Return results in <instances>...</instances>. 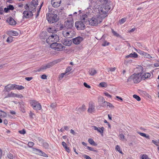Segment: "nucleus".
Here are the masks:
<instances>
[{
    "label": "nucleus",
    "instance_id": "1",
    "mask_svg": "<svg viewBox=\"0 0 159 159\" xmlns=\"http://www.w3.org/2000/svg\"><path fill=\"white\" fill-rule=\"evenodd\" d=\"M141 75L140 73L134 74L128 78L127 82L133 81L134 83H139L142 80Z\"/></svg>",
    "mask_w": 159,
    "mask_h": 159
},
{
    "label": "nucleus",
    "instance_id": "2",
    "mask_svg": "<svg viewBox=\"0 0 159 159\" xmlns=\"http://www.w3.org/2000/svg\"><path fill=\"white\" fill-rule=\"evenodd\" d=\"M47 19L49 23H52L57 21L59 19V16L57 14L48 13L47 14Z\"/></svg>",
    "mask_w": 159,
    "mask_h": 159
},
{
    "label": "nucleus",
    "instance_id": "3",
    "mask_svg": "<svg viewBox=\"0 0 159 159\" xmlns=\"http://www.w3.org/2000/svg\"><path fill=\"white\" fill-rule=\"evenodd\" d=\"M106 16H100L98 17H92L91 19L89 20V24L91 25L95 26L102 21V19L104 18Z\"/></svg>",
    "mask_w": 159,
    "mask_h": 159
},
{
    "label": "nucleus",
    "instance_id": "4",
    "mask_svg": "<svg viewBox=\"0 0 159 159\" xmlns=\"http://www.w3.org/2000/svg\"><path fill=\"white\" fill-rule=\"evenodd\" d=\"M50 47L54 50L58 51H62L65 50V47L61 43L57 42L53 43L50 45Z\"/></svg>",
    "mask_w": 159,
    "mask_h": 159
},
{
    "label": "nucleus",
    "instance_id": "5",
    "mask_svg": "<svg viewBox=\"0 0 159 159\" xmlns=\"http://www.w3.org/2000/svg\"><path fill=\"white\" fill-rule=\"evenodd\" d=\"M75 32L72 29H65L62 31L64 36L67 38H71L75 34Z\"/></svg>",
    "mask_w": 159,
    "mask_h": 159
},
{
    "label": "nucleus",
    "instance_id": "6",
    "mask_svg": "<svg viewBox=\"0 0 159 159\" xmlns=\"http://www.w3.org/2000/svg\"><path fill=\"white\" fill-rule=\"evenodd\" d=\"M59 40V36L55 34H52L49 36L46 39V42L48 43H50L51 42H57Z\"/></svg>",
    "mask_w": 159,
    "mask_h": 159
},
{
    "label": "nucleus",
    "instance_id": "7",
    "mask_svg": "<svg viewBox=\"0 0 159 159\" xmlns=\"http://www.w3.org/2000/svg\"><path fill=\"white\" fill-rule=\"evenodd\" d=\"M31 106H32L33 108L36 110H40L41 109V105L38 102L35 100H31L30 102Z\"/></svg>",
    "mask_w": 159,
    "mask_h": 159
},
{
    "label": "nucleus",
    "instance_id": "8",
    "mask_svg": "<svg viewBox=\"0 0 159 159\" xmlns=\"http://www.w3.org/2000/svg\"><path fill=\"white\" fill-rule=\"evenodd\" d=\"M75 26L78 30H84L85 28V25L82 21H77L75 23Z\"/></svg>",
    "mask_w": 159,
    "mask_h": 159
},
{
    "label": "nucleus",
    "instance_id": "9",
    "mask_svg": "<svg viewBox=\"0 0 159 159\" xmlns=\"http://www.w3.org/2000/svg\"><path fill=\"white\" fill-rule=\"evenodd\" d=\"M73 21L71 20H67L64 23V25L66 29H71L73 26Z\"/></svg>",
    "mask_w": 159,
    "mask_h": 159
},
{
    "label": "nucleus",
    "instance_id": "10",
    "mask_svg": "<svg viewBox=\"0 0 159 159\" xmlns=\"http://www.w3.org/2000/svg\"><path fill=\"white\" fill-rule=\"evenodd\" d=\"M103 3V6L108 11L110 9L111 7V2L108 0H104Z\"/></svg>",
    "mask_w": 159,
    "mask_h": 159
},
{
    "label": "nucleus",
    "instance_id": "11",
    "mask_svg": "<svg viewBox=\"0 0 159 159\" xmlns=\"http://www.w3.org/2000/svg\"><path fill=\"white\" fill-rule=\"evenodd\" d=\"M61 0H52L51 4L52 7L57 8L60 6Z\"/></svg>",
    "mask_w": 159,
    "mask_h": 159
},
{
    "label": "nucleus",
    "instance_id": "12",
    "mask_svg": "<svg viewBox=\"0 0 159 159\" xmlns=\"http://www.w3.org/2000/svg\"><path fill=\"white\" fill-rule=\"evenodd\" d=\"M15 84H11V85L8 84L5 86L3 91L9 92L10 90L15 89Z\"/></svg>",
    "mask_w": 159,
    "mask_h": 159
},
{
    "label": "nucleus",
    "instance_id": "13",
    "mask_svg": "<svg viewBox=\"0 0 159 159\" xmlns=\"http://www.w3.org/2000/svg\"><path fill=\"white\" fill-rule=\"evenodd\" d=\"M95 106L92 103H89V107L88 110V112L90 113H94L95 112Z\"/></svg>",
    "mask_w": 159,
    "mask_h": 159
},
{
    "label": "nucleus",
    "instance_id": "14",
    "mask_svg": "<svg viewBox=\"0 0 159 159\" xmlns=\"http://www.w3.org/2000/svg\"><path fill=\"white\" fill-rule=\"evenodd\" d=\"M23 14L24 16L27 18H29L33 15L32 11H24Z\"/></svg>",
    "mask_w": 159,
    "mask_h": 159
},
{
    "label": "nucleus",
    "instance_id": "15",
    "mask_svg": "<svg viewBox=\"0 0 159 159\" xmlns=\"http://www.w3.org/2000/svg\"><path fill=\"white\" fill-rule=\"evenodd\" d=\"M137 51L140 54L144 56L145 57L148 58H152V56L149 54H148L140 50H137Z\"/></svg>",
    "mask_w": 159,
    "mask_h": 159
},
{
    "label": "nucleus",
    "instance_id": "16",
    "mask_svg": "<svg viewBox=\"0 0 159 159\" xmlns=\"http://www.w3.org/2000/svg\"><path fill=\"white\" fill-rule=\"evenodd\" d=\"M83 40V38L81 37H78L73 39V42L75 44H78Z\"/></svg>",
    "mask_w": 159,
    "mask_h": 159
},
{
    "label": "nucleus",
    "instance_id": "17",
    "mask_svg": "<svg viewBox=\"0 0 159 159\" xmlns=\"http://www.w3.org/2000/svg\"><path fill=\"white\" fill-rule=\"evenodd\" d=\"M9 24L11 25H14L16 24V22L11 17H9L7 20Z\"/></svg>",
    "mask_w": 159,
    "mask_h": 159
},
{
    "label": "nucleus",
    "instance_id": "18",
    "mask_svg": "<svg viewBox=\"0 0 159 159\" xmlns=\"http://www.w3.org/2000/svg\"><path fill=\"white\" fill-rule=\"evenodd\" d=\"M38 1L37 0H32L30 4V7L35 9L36 7L38 5Z\"/></svg>",
    "mask_w": 159,
    "mask_h": 159
},
{
    "label": "nucleus",
    "instance_id": "19",
    "mask_svg": "<svg viewBox=\"0 0 159 159\" xmlns=\"http://www.w3.org/2000/svg\"><path fill=\"white\" fill-rule=\"evenodd\" d=\"M92 127L95 130H97L98 132L100 133L101 134H102V135L103 134V130L104 129V127H102L101 128H98L95 126H93Z\"/></svg>",
    "mask_w": 159,
    "mask_h": 159
},
{
    "label": "nucleus",
    "instance_id": "20",
    "mask_svg": "<svg viewBox=\"0 0 159 159\" xmlns=\"http://www.w3.org/2000/svg\"><path fill=\"white\" fill-rule=\"evenodd\" d=\"M142 75H141V77H142V80H143L150 78L151 75L149 73H146L144 74H143Z\"/></svg>",
    "mask_w": 159,
    "mask_h": 159
},
{
    "label": "nucleus",
    "instance_id": "21",
    "mask_svg": "<svg viewBox=\"0 0 159 159\" xmlns=\"http://www.w3.org/2000/svg\"><path fill=\"white\" fill-rule=\"evenodd\" d=\"M99 13L102 14H106L108 11L106 9V8H104L103 6L101 7L100 9L99 10Z\"/></svg>",
    "mask_w": 159,
    "mask_h": 159
},
{
    "label": "nucleus",
    "instance_id": "22",
    "mask_svg": "<svg viewBox=\"0 0 159 159\" xmlns=\"http://www.w3.org/2000/svg\"><path fill=\"white\" fill-rule=\"evenodd\" d=\"M57 63L56 61H52L44 65L46 69L49 68Z\"/></svg>",
    "mask_w": 159,
    "mask_h": 159
},
{
    "label": "nucleus",
    "instance_id": "23",
    "mask_svg": "<svg viewBox=\"0 0 159 159\" xmlns=\"http://www.w3.org/2000/svg\"><path fill=\"white\" fill-rule=\"evenodd\" d=\"M35 150L36 151L38 152L39 153H40L39 155L41 156H43L44 157H48L47 155L44 152H43L41 150H39L38 149L35 148Z\"/></svg>",
    "mask_w": 159,
    "mask_h": 159
},
{
    "label": "nucleus",
    "instance_id": "24",
    "mask_svg": "<svg viewBox=\"0 0 159 159\" xmlns=\"http://www.w3.org/2000/svg\"><path fill=\"white\" fill-rule=\"evenodd\" d=\"M47 31L49 33H51L52 34H55L57 31L54 28H49L47 29Z\"/></svg>",
    "mask_w": 159,
    "mask_h": 159
},
{
    "label": "nucleus",
    "instance_id": "25",
    "mask_svg": "<svg viewBox=\"0 0 159 159\" xmlns=\"http://www.w3.org/2000/svg\"><path fill=\"white\" fill-rule=\"evenodd\" d=\"M8 34L12 36H17L19 34L18 33L15 31L11 30L8 32Z\"/></svg>",
    "mask_w": 159,
    "mask_h": 159
},
{
    "label": "nucleus",
    "instance_id": "26",
    "mask_svg": "<svg viewBox=\"0 0 159 159\" xmlns=\"http://www.w3.org/2000/svg\"><path fill=\"white\" fill-rule=\"evenodd\" d=\"M47 35L46 33L44 32H42L40 35V38L41 39H45L47 38Z\"/></svg>",
    "mask_w": 159,
    "mask_h": 159
},
{
    "label": "nucleus",
    "instance_id": "27",
    "mask_svg": "<svg viewBox=\"0 0 159 159\" xmlns=\"http://www.w3.org/2000/svg\"><path fill=\"white\" fill-rule=\"evenodd\" d=\"M136 69H138V71H139L138 73H140L141 75L143 74V67L140 66H139L137 67Z\"/></svg>",
    "mask_w": 159,
    "mask_h": 159
},
{
    "label": "nucleus",
    "instance_id": "28",
    "mask_svg": "<svg viewBox=\"0 0 159 159\" xmlns=\"http://www.w3.org/2000/svg\"><path fill=\"white\" fill-rule=\"evenodd\" d=\"M137 133L142 136L148 139H150V137L149 135H147L145 133H141L139 132H137Z\"/></svg>",
    "mask_w": 159,
    "mask_h": 159
},
{
    "label": "nucleus",
    "instance_id": "29",
    "mask_svg": "<svg viewBox=\"0 0 159 159\" xmlns=\"http://www.w3.org/2000/svg\"><path fill=\"white\" fill-rule=\"evenodd\" d=\"M7 116L6 113L1 110H0V117L1 118H4Z\"/></svg>",
    "mask_w": 159,
    "mask_h": 159
},
{
    "label": "nucleus",
    "instance_id": "30",
    "mask_svg": "<svg viewBox=\"0 0 159 159\" xmlns=\"http://www.w3.org/2000/svg\"><path fill=\"white\" fill-rule=\"evenodd\" d=\"M88 142L90 144L96 146L97 145L96 143L94 142L92 139H89L88 140Z\"/></svg>",
    "mask_w": 159,
    "mask_h": 159
},
{
    "label": "nucleus",
    "instance_id": "31",
    "mask_svg": "<svg viewBox=\"0 0 159 159\" xmlns=\"http://www.w3.org/2000/svg\"><path fill=\"white\" fill-rule=\"evenodd\" d=\"M15 89H17L18 90L23 89H24V87L22 86L16 84H15Z\"/></svg>",
    "mask_w": 159,
    "mask_h": 159
},
{
    "label": "nucleus",
    "instance_id": "32",
    "mask_svg": "<svg viewBox=\"0 0 159 159\" xmlns=\"http://www.w3.org/2000/svg\"><path fill=\"white\" fill-rule=\"evenodd\" d=\"M71 43V42L70 41L66 40L64 41L63 44L66 46H70V45Z\"/></svg>",
    "mask_w": 159,
    "mask_h": 159
},
{
    "label": "nucleus",
    "instance_id": "33",
    "mask_svg": "<svg viewBox=\"0 0 159 159\" xmlns=\"http://www.w3.org/2000/svg\"><path fill=\"white\" fill-rule=\"evenodd\" d=\"M112 32L114 36H116L117 37H120V38H121V37L120 35L114 31L113 29H112Z\"/></svg>",
    "mask_w": 159,
    "mask_h": 159
},
{
    "label": "nucleus",
    "instance_id": "34",
    "mask_svg": "<svg viewBox=\"0 0 159 159\" xmlns=\"http://www.w3.org/2000/svg\"><path fill=\"white\" fill-rule=\"evenodd\" d=\"M16 94L13 93L12 92H11L10 93H9L7 95V96L6 97V98L8 97H15Z\"/></svg>",
    "mask_w": 159,
    "mask_h": 159
},
{
    "label": "nucleus",
    "instance_id": "35",
    "mask_svg": "<svg viewBox=\"0 0 159 159\" xmlns=\"http://www.w3.org/2000/svg\"><path fill=\"white\" fill-rule=\"evenodd\" d=\"M13 41V37L12 36H9L7 38V42L8 43H11Z\"/></svg>",
    "mask_w": 159,
    "mask_h": 159
},
{
    "label": "nucleus",
    "instance_id": "36",
    "mask_svg": "<svg viewBox=\"0 0 159 159\" xmlns=\"http://www.w3.org/2000/svg\"><path fill=\"white\" fill-rule=\"evenodd\" d=\"M97 73L96 70L93 69H92L90 73V75H93Z\"/></svg>",
    "mask_w": 159,
    "mask_h": 159
},
{
    "label": "nucleus",
    "instance_id": "37",
    "mask_svg": "<svg viewBox=\"0 0 159 159\" xmlns=\"http://www.w3.org/2000/svg\"><path fill=\"white\" fill-rule=\"evenodd\" d=\"M99 85L102 87H106L107 86V84L105 82H102L100 83Z\"/></svg>",
    "mask_w": 159,
    "mask_h": 159
},
{
    "label": "nucleus",
    "instance_id": "38",
    "mask_svg": "<svg viewBox=\"0 0 159 159\" xmlns=\"http://www.w3.org/2000/svg\"><path fill=\"white\" fill-rule=\"evenodd\" d=\"M105 101V99L103 97L100 96L98 97V102H103Z\"/></svg>",
    "mask_w": 159,
    "mask_h": 159
},
{
    "label": "nucleus",
    "instance_id": "39",
    "mask_svg": "<svg viewBox=\"0 0 159 159\" xmlns=\"http://www.w3.org/2000/svg\"><path fill=\"white\" fill-rule=\"evenodd\" d=\"M126 20V18H122L120 20H119V23L120 25H121L122 24L124 23L125 21Z\"/></svg>",
    "mask_w": 159,
    "mask_h": 159
},
{
    "label": "nucleus",
    "instance_id": "40",
    "mask_svg": "<svg viewBox=\"0 0 159 159\" xmlns=\"http://www.w3.org/2000/svg\"><path fill=\"white\" fill-rule=\"evenodd\" d=\"M134 98L136 99L137 101H140L141 100L140 98L136 94H134L133 95Z\"/></svg>",
    "mask_w": 159,
    "mask_h": 159
},
{
    "label": "nucleus",
    "instance_id": "41",
    "mask_svg": "<svg viewBox=\"0 0 159 159\" xmlns=\"http://www.w3.org/2000/svg\"><path fill=\"white\" fill-rule=\"evenodd\" d=\"M109 102L105 101H104V102H103V104L102 106L103 107H107L108 105L109 104Z\"/></svg>",
    "mask_w": 159,
    "mask_h": 159
},
{
    "label": "nucleus",
    "instance_id": "42",
    "mask_svg": "<svg viewBox=\"0 0 159 159\" xmlns=\"http://www.w3.org/2000/svg\"><path fill=\"white\" fill-rule=\"evenodd\" d=\"M43 2L41 4L40 6V7L39 9L38 10V11L37 13V14L36 16V17L37 18L39 15V13L40 12V11L41 9V7L43 5Z\"/></svg>",
    "mask_w": 159,
    "mask_h": 159
},
{
    "label": "nucleus",
    "instance_id": "43",
    "mask_svg": "<svg viewBox=\"0 0 159 159\" xmlns=\"http://www.w3.org/2000/svg\"><path fill=\"white\" fill-rule=\"evenodd\" d=\"M57 106V104L56 102L51 103L50 105V107L52 109L55 108Z\"/></svg>",
    "mask_w": 159,
    "mask_h": 159
},
{
    "label": "nucleus",
    "instance_id": "44",
    "mask_svg": "<svg viewBox=\"0 0 159 159\" xmlns=\"http://www.w3.org/2000/svg\"><path fill=\"white\" fill-rule=\"evenodd\" d=\"M116 150L118 151L120 153H122V151L120 150V147L119 145H116L115 148Z\"/></svg>",
    "mask_w": 159,
    "mask_h": 159
},
{
    "label": "nucleus",
    "instance_id": "45",
    "mask_svg": "<svg viewBox=\"0 0 159 159\" xmlns=\"http://www.w3.org/2000/svg\"><path fill=\"white\" fill-rule=\"evenodd\" d=\"M46 69L44 65H43L38 70V71L39 72L42 70H45Z\"/></svg>",
    "mask_w": 159,
    "mask_h": 159
},
{
    "label": "nucleus",
    "instance_id": "46",
    "mask_svg": "<svg viewBox=\"0 0 159 159\" xmlns=\"http://www.w3.org/2000/svg\"><path fill=\"white\" fill-rule=\"evenodd\" d=\"M125 137V135L123 134H121L119 135L120 139L122 141H123L124 140Z\"/></svg>",
    "mask_w": 159,
    "mask_h": 159
},
{
    "label": "nucleus",
    "instance_id": "47",
    "mask_svg": "<svg viewBox=\"0 0 159 159\" xmlns=\"http://www.w3.org/2000/svg\"><path fill=\"white\" fill-rule=\"evenodd\" d=\"M87 16L86 15L84 14L83 15V16L82 17V21L83 22H84L85 20H86V18H87Z\"/></svg>",
    "mask_w": 159,
    "mask_h": 159
},
{
    "label": "nucleus",
    "instance_id": "48",
    "mask_svg": "<svg viewBox=\"0 0 159 159\" xmlns=\"http://www.w3.org/2000/svg\"><path fill=\"white\" fill-rule=\"evenodd\" d=\"M148 156L146 154H143L142 157V159H150Z\"/></svg>",
    "mask_w": 159,
    "mask_h": 159
},
{
    "label": "nucleus",
    "instance_id": "49",
    "mask_svg": "<svg viewBox=\"0 0 159 159\" xmlns=\"http://www.w3.org/2000/svg\"><path fill=\"white\" fill-rule=\"evenodd\" d=\"M30 7V5L29 6H28V4H27L25 6V8L26 10L28 9V10H29V11H32V10H30L31 9V7Z\"/></svg>",
    "mask_w": 159,
    "mask_h": 159
},
{
    "label": "nucleus",
    "instance_id": "50",
    "mask_svg": "<svg viewBox=\"0 0 159 159\" xmlns=\"http://www.w3.org/2000/svg\"><path fill=\"white\" fill-rule=\"evenodd\" d=\"M87 148L90 151H94L95 152H97V150H94L93 148H92V147L87 146Z\"/></svg>",
    "mask_w": 159,
    "mask_h": 159
},
{
    "label": "nucleus",
    "instance_id": "51",
    "mask_svg": "<svg viewBox=\"0 0 159 159\" xmlns=\"http://www.w3.org/2000/svg\"><path fill=\"white\" fill-rule=\"evenodd\" d=\"M43 146L46 148H48L49 146V144L47 143H43Z\"/></svg>",
    "mask_w": 159,
    "mask_h": 159
},
{
    "label": "nucleus",
    "instance_id": "52",
    "mask_svg": "<svg viewBox=\"0 0 159 159\" xmlns=\"http://www.w3.org/2000/svg\"><path fill=\"white\" fill-rule=\"evenodd\" d=\"M108 69L109 70L108 72H109V71L113 72L116 69V68L115 67L113 68H109Z\"/></svg>",
    "mask_w": 159,
    "mask_h": 159
},
{
    "label": "nucleus",
    "instance_id": "53",
    "mask_svg": "<svg viewBox=\"0 0 159 159\" xmlns=\"http://www.w3.org/2000/svg\"><path fill=\"white\" fill-rule=\"evenodd\" d=\"M71 67L69 66L68 67L66 70L65 73H67L69 72L71 70Z\"/></svg>",
    "mask_w": 159,
    "mask_h": 159
},
{
    "label": "nucleus",
    "instance_id": "54",
    "mask_svg": "<svg viewBox=\"0 0 159 159\" xmlns=\"http://www.w3.org/2000/svg\"><path fill=\"white\" fill-rule=\"evenodd\" d=\"M34 145V143L31 142H30L28 143V146L30 147H33Z\"/></svg>",
    "mask_w": 159,
    "mask_h": 159
},
{
    "label": "nucleus",
    "instance_id": "55",
    "mask_svg": "<svg viewBox=\"0 0 159 159\" xmlns=\"http://www.w3.org/2000/svg\"><path fill=\"white\" fill-rule=\"evenodd\" d=\"M19 132L21 134H24L26 133L25 131V129H23L22 130L19 131Z\"/></svg>",
    "mask_w": 159,
    "mask_h": 159
},
{
    "label": "nucleus",
    "instance_id": "56",
    "mask_svg": "<svg viewBox=\"0 0 159 159\" xmlns=\"http://www.w3.org/2000/svg\"><path fill=\"white\" fill-rule=\"evenodd\" d=\"M7 157L10 159H13V155L11 153H9L7 155Z\"/></svg>",
    "mask_w": 159,
    "mask_h": 159
},
{
    "label": "nucleus",
    "instance_id": "57",
    "mask_svg": "<svg viewBox=\"0 0 159 159\" xmlns=\"http://www.w3.org/2000/svg\"><path fill=\"white\" fill-rule=\"evenodd\" d=\"M8 8L9 10H13L14 9V7L13 6L10 5L8 6Z\"/></svg>",
    "mask_w": 159,
    "mask_h": 159
},
{
    "label": "nucleus",
    "instance_id": "58",
    "mask_svg": "<svg viewBox=\"0 0 159 159\" xmlns=\"http://www.w3.org/2000/svg\"><path fill=\"white\" fill-rule=\"evenodd\" d=\"M84 85L85 87L89 89H90L91 88V86L89 85H88L86 83H84Z\"/></svg>",
    "mask_w": 159,
    "mask_h": 159
},
{
    "label": "nucleus",
    "instance_id": "59",
    "mask_svg": "<svg viewBox=\"0 0 159 159\" xmlns=\"http://www.w3.org/2000/svg\"><path fill=\"white\" fill-rule=\"evenodd\" d=\"M15 97H17L18 98H22L23 97V96H22V94H16L15 95Z\"/></svg>",
    "mask_w": 159,
    "mask_h": 159
},
{
    "label": "nucleus",
    "instance_id": "60",
    "mask_svg": "<svg viewBox=\"0 0 159 159\" xmlns=\"http://www.w3.org/2000/svg\"><path fill=\"white\" fill-rule=\"evenodd\" d=\"M104 93V94L105 96L107 97H108L111 98V96L108 93L106 92Z\"/></svg>",
    "mask_w": 159,
    "mask_h": 159
},
{
    "label": "nucleus",
    "instance_id": "61",
    "mask_svg": "<svg viewBox=\"0 0 159 159\" xmlns=\"http://www.w3.org/2000/svg\"><path fill=\"white\" fill-rule=\"evenodd\" d=\"M109 43L108 42H107L106 41H105L102 44V46H107L109 45Z\"/></svg>",
    "mask_w": 159,
    "mask_h": 159
},
{
    "label": "nucleus",
    "instance_id": "62",
    "mask_svg": "<svg viewBox=\"0 0 159 159\" xmlns=\"http://www.w3.org/2000/svg\"><path fill=\"white\" fill-rule=\"evenodd\" d=\"M108 107H109L111 108H114V106L110 103L109 102L108 105Z\"/></svg>",
    "mask_w": 159,
    "mask_h": 159
},
{
    "label": "nucleus",
    "instance_id": "63",
    "mask_svg": "<svg viewBox=\"0 0 159 159\" xmlns=\"http://www.w3.org/2000/svg\"><path fill=\"white\" fill-rule=\"evenodd\" d=\"M62 144L63 147L65 148H66L67 147L66 143L64 142H62Z\"/></svg>",
    "mask_w": 159,
    "mask_h": 159
},
{
    "label": "nucleus",
    "instance_id": "64",
    "mask_svg": "<svg viewBox=\"0 0 159 159\" xmlns=\"http://www.w3.org/2000/svg\"><path fill=\"white\" fill-rule=\"evenodd\" d=\"M84 158H85L86 159H91V158L88 155H84Z\"/></svg>",
    "mask_w": 159,
    "mask_h": 159
}]
</instances>
